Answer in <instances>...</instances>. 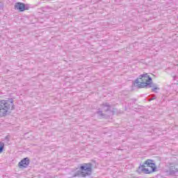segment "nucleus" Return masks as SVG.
<instances>
[{"label":"nucleus","mask_w":178,"mask_h":178,"mask_svg":"<svg viewBox=\"0 0 178 178\" xmlns=\"http://www.w3.org/2000/svg\"><path fill=\"white\" fill-rule=\"evenodd\" d=\"M80 170H81L80 172L81 177L90 176L92 172V164L91 163H83V165L80 167Z\"/></svg>","instance_id":"nucleus-4"},{"label":"nucleus","mask_w":178,"mask_h":178,"mask_svg":"<svg viewBox=\"0 0 178 178\" xmlns=\"http://www.w3.org/2000/svg\"><path fill=\"white\" fill-rule=\"evenodd\" d=\"M30 165V159H29V158H24V159H22L19 163V168H20L21 169H24L25 168H27V165Z\"/></svg>","instance_id":"nucleus-6"},{"label":"nucleus","mask_w":178,"mask_h":178,"mask_svg":"<svg viewBox=\"0 0 178 178\" xmlns=\"http://www.w3.org/2000/svg\"><path fill=\"white\" fill-rule=\"evenodd\" d=\"M156 169L155 163H152V160H147L144 164L138 168L139 172H143L146 175H149V173L155 172Z\"/></svg>","instance_id":"nucleus-3"},{"label":"nucleus","mask_w":178,"mask_h":178,"mask_svg":"<svg viewBox=\"0 0 178 178\" xmlns=\"http://www.w3.org/2000/svg\"><path fill=\"white\" fill-rule=\"evenodd\" d=\"M177 172L178 168H176V165L173 163H170L169 170L167 171V173H168L170 176H174V175H176Z\"/></svg>","instance_id":"nucleus-5"},{"label":"nucleus","mask_w":178,"mask_h":178,"mask_svg":"<svg viewBox=\"0 0 178 178\" xmlns=\"http://www.w3.org/2000/svg\"><path fill=\"white\" fill-rule=\"evenodd\" d=\"M97 115H98L99 116H105V114H104V113H102V111H98L97 112Z\"/></svg>","instance_id":"nucleus-10"},{"label":"nucleus","mask_w":178,"mask_h":178,"mask_svg":"<svg viewBox=\"0 0 178 178\" xmlns=\"http://www.w3.org/2000/svg\"><path fill=\"white\" fill-rule=\"evenodd\" d=\"M154 99H156V96L155 95H152V98L149 99V101H154Z\"/></svg>","instance_id":"nucleus-11"},{"label":"nucleus","mask_w":178,"mask_h":178,"mask_svg":"<svg viewBox=\"0 0 178 178\" xmlns=\"http://www.w3.org/2000/svg\"><path fill=\"white\" fill-rule=\"evenodd\" d=\"M7 138H8V136L6 137V140H7Z\"/></svg>","instance_id":"nucleus-12"},{"label":"nucleus","mask_w":178,"mask_h":178,"mask_svg":"<svg viewBox=\"0 0 178 178\" xmlns=\"http://www.w3.org/2000/svg\"><path fill=\"white\" fill-rule=\"evenodd\" d=\"M101 107L102 109H104V112H108V111H111V105L108 104V103H104L101 104Z\"/></svg>","instance_id":"nucleus-8"},{"label":"nucleus","mask_w":178,"mask_h":178,"mask_svg":"<svg viewBox=\"0 0 178 178\" xmlns=\"http://www.w3.org/2000/svg\"><path fill=\"white\" fill-rule=\"evenodd\" d=\"M15 109L13 99L0 100V116H5L7 113H10V111Z\"/></svg>","instance_id":"nucleus-2"},{"label":"nucleus","mask_w":178,"mask_h":178,"mask_svg":"<svg viewBox=\"0 0 178 178\" xmlns=\"http://www.w3.org/2000/svg\"><path fill=\"white\" fill-rule=\"evenodd\" d=\"M134 86L137 87L138 88H144L145 87H147L148 88H152V91L156 93L158 92L156 90H160L158 85L152 83V78L149 76L148 74L140 75L139 77L136 79Z\"/></svg>","instance_id":"nucleus-1"},{"label":"nucleus","mask_w":178,"mask_h":178,"mask_svg":"<svg viewBox=\"0 0 178 178\" xmlns=\"http://www.w3.org/2000/svg\"><path fill=\"white\" fill-rule=\"evenodd\" d=\"M3 147H5V144L2 142H0V154L3 151Z\"/></svg>","instance_id":"nucleus-9"},{"label":"nucleus","mask_w":178,"mask_h":178,"mask_svg":"<svg viewBox=\"0 0 178 178\" xmlns=\"http://www.w3.org/2000/svg\"><path fill=\"white\" fill-rule=\"evenodd\" d=\"M15 9H17V10H19V12H24V10H27V8H26V5L20 2L15 3Z\"/></svg>","instance_id":"nucleus-7"}]
</instances>
